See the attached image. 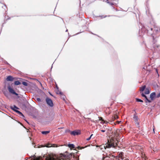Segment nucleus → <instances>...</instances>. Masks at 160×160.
Returning <instances> with one entry per match:
<instances>
[{"mask_svg":"<svg viewBox=\"0 0 160 160\" xmlns=\"http://www.w3.org/2000/svg\"><path fill=\"white\" fill-rule=\"evenodd\" d=\"M123 152H120L118 155L119 157L123 159L124 157H123Z\"/></svg>","mask_w":160,"mask_h":160,"instance_id":"9","label":"nucleus"},{"mask_svg":"<svg viewBox=\"0 0 160 160\" xmlns=\"http://www.w3.org/2000/svg\"><path fill=\"white\" fill-rule=\"evenodd\" d=\"M142 96L143 97H144L145 98V102H151V101L149 100L147 98V97L144 95L143 92H142L141 94Z\"/></svg>","mask_w":160,"mask_h":160,"instance_id":"6","label":"nucleus"},{"mask_svg":"<svg viewBox=\"0 0 160 160\" xmlns=\"http://www.w3.org/2000/svg\"><path fill=\"white\" fill-rule=\"evenodd\" d=\"M70 134L71 135L73 136L78 135L80 134L81 132L79 130H74L71 132Z\"/></svg>","mask_w":160,"mask_h":160,"instance_id":"4","label":"nucleus"},{"mask_svg":"<svg viewBox=\"0 0 160 160\" xmlns=\"http://www.w3.org/2000/svg\"><path fill=\"white\" fill-rule=\"evenodd\" d=\"M14 79V78H13L12 76L10 75L7 77L6 78V80L7 81H13Z\"/></svg>","mask_w":160,"mask_h":160,"instance_id":"7","label":"nucleus"},{"mask_svg":"<svg viewBox=\"0 0 160 160\" xmlns=\"http://www.w3.org/2000/svg\"><path fill=\"white\" fill-rule=\"evenodd\" d=\"M118 140L115 138H111L110 140H108L107 145L106 147L107 148L115 147L117 145Z\"/></svg>","mask_w":160,"mask_h":160,"instance_id":"1","label":"nucleus"},{"mask_svg":"<svg viewBox=\"0 0 160 160\" xmlns=\"http://www.w3.org/2000/svg\"><path fill=\"white\" fill-rule=\"evenodd\" d=\"M46 147H49L50 146H46Z\"/></svg>","mask_w":160,"mask_h":160,"instance_id":"29","label":"nucleus"},{"mask_svg":"<svg viewBox=\"0 0 160 160\" xmlns=\"http://www.w3.org/2000/svg\"><path fill=\"white\" fill-rule=\"evenodd\" d=\"M156 96V94L154 92L152 93L150 95V98L152 100H153Z\"/></svg>","mask_w":160,"mask_h":160,"instance_id":"8","label":"nucleus"},{"mask_svg":"<svg viewBox=\"0 0 160 160\" xmlns=\"http://www.w3.org/2000/svg\"><path fill=\"white\" fill-rule=\"evenodd\" d=\"M137 124L138 125H139V123H138V122H137Z\"/></svg>","mask_w":160,"mask_h":160,"instance_id":"30","label":"nucleus"},{"mask_svg":"<svg viewBox=\"0 0 160 160\" xmlns=\"http://www.w3.org/2000/svg\"><path fill=\"white\" fill-rule=\"evenodd\" d=\"M99 120H102V122H101V123H102V124H103V123H107V122H106L105 121H104L102 118V117H99Z\"/></svg>","mask_w":160,"mask_h":160,"instance_id":"14","label":"nucleus"},{"mask_svg":"<svg viewBox=\"0 0 160 160\" xmlns=\"http://www.w3.org/2000/svg\"><path fill=\"white\" fill-rule=\"evenodd\" d=\"M156 71L158 73V70L157 69H156Z\"/></svg>","mask_w":160,"mask_h":160,"instance_id":"28","label":"nucleus"},{"mask_svg":"<svg viewBox=\"0 0 160 160\" xmlns=\"http://www.w3.org/2000/svg\"><path fill=\"white\" fill-rule=\"evenodd\" d=\"M133 118L134 121L135 122L138 121V117L136 114H134L133 117Z\"/></svg>","mask_w":160,"mask_h":160,"instance_id":"10","label":"nucleus"},{"mask_svg":"<svg viewBox=\"0 0 160 160\" xmlns=\"http://www.w3.org/2000/svg\"><path fill=\"white\" fill-rule=\"evenodd\" d=\"M146 88V86L144 85L142 87L140 88V91L141 92H143L144 90Z\"/></svg>","mask_w":160,"mask_h":160,"instance_id":"16","label":"nucleus"},{"mask_svg":"<svg viewBox=\"0 0 160 160\" xmlns=\"http://www.w3.org/2000/svg\"><path fill=\"white\" fill-rule=\"evenodd\" d=\"M22 83L25 86H27L28 85L27 83L26 82H23Z\"/></svg>","mask_w":160,"mask_h":160,"instance_id":"19","label":"nucleus"},{"mask_svg":"<svg viewBox=\"0 0 160 160\" xmlns=\"http://www.w3.org/2000/svg\"><path fill=\"white\" fill-rule=\"evenodd\" d=\"M153 131L154 132V128H153Z\"/></svg>","mask_w":160,"mask_h":160,"instance_id":"27","label":"nucleus"},{"mask_svg":"<svg viewBox=\"0 0 160 160\" xmlns=\"http://www.w3.org/2000/svg\"><path fill=\"white\" fill-rule=\"evenodd\" d=\"M21 82L19 81H16L14 82V84L16 85H18L20 84Z\"/></svg>","mask_w":160,"mask_h":160,"instance_id":"17","label":"nucleus"},{"mask_svg":"<svg viewBox=\"0 0 160 160\" xmlns=\"http://www.w3.org/2000/svg\"><path fill=\"white\" fill-rule=\"evenodd\" d=\"M10 108L12 110L17 112L20 116H22L23 118L24 117V116L23 114L21 112L17 110L19 109V108L16 106L13 105V106H11Z\"/></svg>","mask_w":160,"mask_h":160,"instance_id":"2","label":"nucleus"},{"mask_svg":"<svg viewBox=\"0 0 160 160\" xmlns=\"http://www.w3.org/2000/svg\"><path fill=\"white\" fill-rule=\"evenodd\" d=\"M99 120H102V122H101V123H102V124H103V123H107V122H106L105 121H104L102 118V117H99Z\"/></svg>","mask_w":160,"mask_h":160,"instance_id":"13","label":"nucleus"},{"mask_svg":"<svg viewBox=\"0 0 160 160\" xmlns=\"http://www.w3.org/2000/svg\"><path fill=\"white\" fill-rule=\"evenodd\" d=\"M105 130H101V131L102 132H105Z\"/></svg>","mask_w":160,"mask_h":160,"instance_id":"24","label":"nucleus"},{"mask_svg":"<svg viewBox=\"0 0 160 160\" xmlns=\"http://www.w3.org/2000/svg\"><path fill=\"white\" fill-rule=\"evenodd\" d=\"M136 100L137 102H143V101L141 99L136 98Z\"/></svg>","mask_w":160,"mask_h":160,"instance_id":"18","label":"nucleus"},{"mask_svg":"<svg viewBox=\"0 0 160 160\" xmlns=\"http://www.w3.org/2000/svg\"><path fill=\"white\" fill-rule=\"evenodd\" d=\"M106 2H107V3H109V2H108V0H107V1H106Z\"/></svg>","mask_w":160,"mask_h":160,"instance_id":"25","label":"nucleus"},{"mask_svg":"<svg viewBox=\"0 0 160 160\" xmlns=\"http://www.w3.org/2000/svg\"><path fill=\"white\" fill-rule=\"evenodd\" d=\"M92 135H93L92 134H91L89 137L87 139V140L88 141L91 138Z\"/></svg>","mask_w":160,"mask_h":160,"instance_id":"20","label":"nucleus"},{"mask_svg":"<svg viewBox=\"0 0 160 160\" xmlns=\"http://www.w3.org/2000/svg\"><path fill=\"white\" fill-rule=\"evenodd\" d=\"M46 102L48 105L51 107L53 106V104L52 100L48 97H47L46 99Z\"/></svg>","mask_w":160,"mask_h":160,"instance_id":"3","label":"nucleus"},{"mask_svg":"<svg viewBox=\"0 0 160 160\" xmlns=\"http://www.w3.org/2000/svg\"><path fill=\"white\" fill-rule=\"evenodd\" d=\"M68 147L71 148H75L74 145L72 144H70L68 145Z\"/></svg>","mask_w":160,"mask_h":160,"instance_id":"11","label":"nucleus"},{"mask_svg":"<svg viewBox=\"0 0 160 160\" xmlns=\"http://www.w3.org/2000/svg\"><path fill=\"white\" fill-rule=\"evenodd\" d=\"M8 89L9 92L10 93L16 96H18V94L15 92L14 90L10 86H8Z\"/></svg>","mask_w":160,"mask_h":160,"instance_id":"5","label":"nucleus"},{"mask_svg":"<svg viewBox=\"0 0 160 160\" xmlns=\"http://www.w3.org/2000/svg\"><path fill=\"white\" fill-rule=\"evenodd\" d=\"M57 94H61V92H59V93H58V92H57Z\"/></svg>","mask_w":160,"mask_h":160,"instance_id":"26","label":"nucleus"},{"mask_svg":"<svg viewBox=\"0 0 160 160\" xmlns=\"http://www.w3.org/2000/svg\"><path fill=\"white\" fill-rule=\"evenodd\" d=\"M36 99H37V100L38 101V102H41V99H40V98H37Z\"/></svg>","mask_w":160,"mask_h":160,"instance_id":"23","label":"nucleus"},{"mask_svg":"<svg viewBox=\"0 0 160 160\" xmlns=\"http://www.w3.org/2000/svg\"><path fill=\"white\" fill-rule=\"evenodd\" d=\"M50 132L49 131H42L41 133L43 134L46 135L47 134L49 133Z\"/></svg>","mask_w":160,"mask_h":160,"instance_id":"15","label":"nucleus"},{"mask_svg":"<svg viewBox=\"0 0 160 160\" xmlns=\"http://www.w3.org/2000/svg\"><path fill=\"white\" fill-rule=\"evenodd\" d=\"M2 7L3 8H4L5 9H5H6V7L5 5H3L2 6Z\"/></svg>","mask_w":160,"mask_h":160,"instance_id":"22","label":"nucleus"},{"mask_svg":"<svg viewBox=\"0 0 160 160\" xmlns=\"http://www.w3.org/2000/svg\"><path fill=\"white\" fill-rule=\"evenodd\" d=\"M118 116L116 115H115L114 116V119H118Z\"/></svg>","mask_w":160,"mask_h":160,"instance_id":"21","label":"nucleus"},{"mask_svg":"<svg viewBox=\"0 0 160 160\" xmlns=\"http://www.w3.org/2000/svg\"><path fill=\"white\" fill-rule=\"evenodd\" d=\"M150 93L149 89L148 88H146L145 90L144 93L146 94H149Z\"/></svg>","mask_w":160,"mask_h":160,"instance_id":"12","label":"nucleus"}]
</instances>
